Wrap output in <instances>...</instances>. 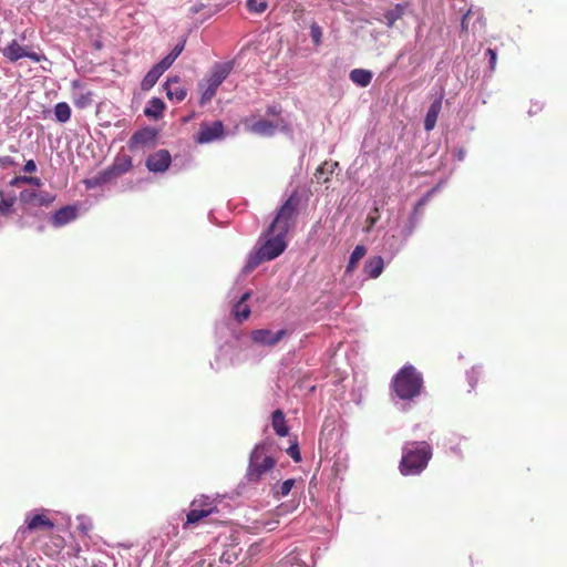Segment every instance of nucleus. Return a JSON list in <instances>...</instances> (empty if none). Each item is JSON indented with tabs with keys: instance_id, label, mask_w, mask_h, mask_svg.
I'll return each mask as SVG.
<instances>
[{
	"instance_id": "obj_1",
	"label": "nucleus",
	"mask_w": 567,
	"mask_h": 567,
	"mask_svg": "<svg viewBox=\"0 0 567 567\" xmlns=\"http://www.w3.org/2000/svg\"><path fill=\"white\" fill-rule=\"evenodd\" d=\"M432 455V446L426 441L405 443L399 465L400 473L405 476L420 474L426 468Z\"/></svg>"
},
{
	"instance_id": "obj_2",
	"label": "nucleus",
	"mask_w": 567,
	"mask_h": 567,
	"mask_svg": "<svg viewBox=\"0 0 567 567\" xmlns=\"http://www.w3.org/2000/svg\"><path fill=\"white\" fill-rule=\"evenodd\" d=\"M391 386L401 400H413L421 394L423 378L412 365H404L393 377Z\"/></svg>"
},
{
	"instance_id": "obj_3",
	"label": "nucleus",
	"mask_w": 567,
	"mask_h": 567,
	"mask_svg": "<svg viewBox=\"0 0 567 567\" xmlns=\"http://www.w3.org/2000/svg\"><path fill=\"white\" fill-rule=\"evenodd\" d=\"M299 204L300 197L293 192L277 210L268 231L287 236L288 231L295 227Z\"/></svg>"
},
{
	"instance_id": "obj_4",
	"label": "nucleus",
	"mask_w": 567,
	"mask_h": 567,
	"mask_svg": "<svg viewBox=\"0 0 567 567\" xmlns=\"http://www.w3.org/2000/svg\"><path fill=\"white\" fill-rule=\"evenodd\" d=\"M276 465V460L268 453L265 444L256 445L249 456L246 478L249 483L259 482Z\"/></svg>"
},
{
	"instance_id": "obj_5",
	"label": "nucleus",
	"mask_w": 567,
	"mask_h": 567,
	"mask_svg": "<svg viewBox=\"0 0 567 567\" xmlns=\"http://www.w3.org/2000/svg\"><path fill=\"white\" fill-rule=\"evenodd\" d=\"M230 71L231 65L229 63H218L214 65L212 73L206 80L205 84H199L202 91L199 100L200 105H205L212 101V99L216 95L217 89L227 79Z\"/></svg>"
},
{
	"instance_id": "obj_6",
	"label": "nucleus",
	"mask_w": 567,
	"mask_h": 567,
	"mask_svg": "<svg viewBox=\"0 0 567 567\" xmlns=\"http://www.w3.org/2000/svg\"><path fill=\"white\" fill-rule=\"evenodd\" d=\"M132 166V157L130 155H118L111 166L100 172L94 178L87 181V186H97L109 183L127 173Z\"/></svg>"
},
{
	"instance_id": "obj_7",
	"label": "nucleus",
	"mask_w": 567,
	"mask_h": 567,
	"mask_svg": "<svg viewBox=\"0 0 567 567\" xmlns=\"http://www.w3.org/2000/svg\"><path fill=\"white\" fill-rule=\"evenodd\" d=\"M24 523L25 526L20 527L19 529L23 535L27 533H43L51 535L55 527L54 522L43 512L28 515Z\"/></svg>"
},
{
	"instance_id": "obj_8",
	"label": "nucleus",
	"mask_w": 567,
	"mask_h": 567,
	"mask_svg": "<svg viewBox=\"0 0 567 567\" xmlns=\"http://www.w3.org/2000/svg\"><path fill=\"white\" fill-rule=\"evenodd\" d=\"M266 238L265 243L260 246L261 255L269 261L280 256L286 247V236L278 233H269L268 229L264 233Z\"/></svg>"
},
{
	"instance_id": "obj_9",
	"label": "nucleus",
	"mask_w": 567,
	"mask_h": 567,
	"mask_svg": "<svg viewBox=\"0 0 567 567\" xmlns=\"http://www.w3.org/2000/svg\"><path fill=\"white\" fill-rule=\"evenodd\" d=\"M3 56L10 62H17L22 58H28L33 62H41L45 56L29 49V47L21 45L16 39L8 43L2 49Z\"/></svg>"
},
{
	"instance_id": "obj_10",
	"label": "nucleus",
	"mask_w": 567,
	"mask_h": 567,
	"mask_svg": "<svg viewBox=\"0 0 567 567\" xmlns=\"http://www.w3.org/2000/svg\"><path fill=\"white\" fill-rule=\"evenodd\" d=\"M224 135V125L220 121H215L213 123H202L198 132L195 135V141L198 144L210 143L215 140L223 137Z\"/></svg>"
},
{
	"instance_id": "obj_11",
	"label": "nucleus",
	"mask_w": 567,
	"mask_h": 567,
	"mask_svg": "<svg viewBox=\"0 0 567 567\" xmlns=\"http://www.w3.org/2000/svg\"><path fill=\"white\" fill-rule=\"evenodd\" d=\"M286 336H287V330H285V329H281L277 332H272L269 329H257V330L251 331V333H250V338H251L252 342L262 344V346H268V347L276 346Z\"/></svg>"
},
{
	"instance_id": "obj_12",
	"label": "nucleus",
	"mask_w": 567,
	"mask_h": 567,
	"mask_svg": "<svg viewBox=\"0 0 567 567\" xmlns=\"http://www.w3.org/2000/svg\"><path fill=\"white\" fill-rule=\"evenodd\" d=\"M171 161L169 152L166 150H159L148 156L146 159V167L151 172L163 173L169 167Z\"/></svg>"
},
{
	"instance_id": "obj_13",
	"label": "nucleus",
	"mask_w": 567,
	"mask_h": 567,
	"mask_svg": "<svg viewBox=\"0 0 567 567\" xmlns=\"http://www.w3.org/2000/svg\"><path fill=\"white\" fill-rule=\"evenodd\" d=\"M19 199L22 204L34 206H49L53 197L48 193H37L35 190L24 189L20 192Z\"/></svg>"
},
{
	"instance_id": "obj_14",
	"label": "nucleus",
	"mask_w": 567,
	"mask_h": 567,
	"mask_svg": "<svg viewBox=\"0 0 567 567\" xmlns=\"http://www.w3.org/2000/svg\"><path fill=\"white\" fill-rule=\"evenodd\" d=\"M163 87L169 100L175 99L177 102H182L187 95L186 89L181 84L179 76L168 78Z\"/></svg>"
},
{
	"instance_id": "obj_15",
	"label": "nucleus",
	"mask_w": 567,
	"mask_h": 567,
	"mask_svg": "<svg viewBox=\"0 0 567 567\" xmlns=\"http://www.w3.org/2000/svg\"><path fill=\"white\" fill-rule=\"evenodd\" d=\"M155 136H156V134H155L154 130H152V128L146 127V128L140 130L131 136V138L128 141V147H130V150H134L138 146H146L154 142Z\"/></svg>"
},
{
	"instance_id": "obj_16",
	"label": "nucleus",
	"mask_w": 567,
	"mask_h": 567,
	"mask_svg": "<svg viewBox=\"0 0 567 567\" xmlns=\"http://www.w3.org/2000/svg\"><path fill=\"white\" fill-rule=\"evenodd\" d=\"M76 218V209L73 206H64L58 209L51 217V223L55 227H61Z\"/></svg>"
},
{
	"instance_id": "obj_17",
	"label": "nucleus",
	"mask_w": 567,
	"mask_h": 567,
	"mask_svg": "<svg viewBox=\"0 0 567 567\" xmlns=\"http://www.w3.org/2000/svg\"><path fill=\"white\" fill-rule=\"evenodd\" d=\"M442 95L435 99L427 110L424 118V128L427 132L432 131L436 125L437 117L442 110Z\"/></svg>"
},
{
	"instance_id": "obj_18",
	"label": "nucleus",
	"mask_w": 567,
	"mask_h": 567,
	"mask_svg": "<svg viewBox=\"0 0 567 567\" xmlns=\"http://www.w3.org/2000/svg\"><path fill=\"white\" fill-rule=\"evenodd\" d=\"M250 292H245L241 298L234 305L233 315L238 322L247 320L250 316V308L247 300L250 298Z\"/></svg>"
},
{
	"instance_id": "obj_19",
	"label": "nucleus",
	"mask_w": 567,
	"mask_h": 567,
	"mask_svg": "<svg viewBox=\"0 0 567 567\" xmlns=\"http://www.w3.org/2000/svg\"><path fill=\"white\" fill-rule=\"evenodd\" d=\"M384 268V261L381 256H374L369 258L364 264V271L370 278H378Z\"/></svg>"
},
{
	"instance_id": "obj_20",
	"label": "nucleus",
	"mask_w": 567,
	"mask_h": 567,
	"mask_svg": "<svg viewBox=\"0 0 567 567\" xmlns=\"http://www.w3.org/2000/svg\"><path fill=\"white\" fill-rule=\"evenodd\" d=\"M190 506H194L198 509H207V514L209 515L218 513L216 499L206 495H200L199 497L193 499Z\"/></svg>"
},
{
	"instance_id": "obj_21",
	"label": "nucleus",
	"mask_w": 567,
	"mask_h": 567,
	"mask_svg": "<svg viewBox=\"0 0 567 567\" xmlns=\"http://www.w3.org/2000/svg\"><path fill=\"white\" fill-rule=\"evenodd\" d=\"M271 425L277 435H288L289 429L286 423L285 414L281 410H276L272 412Z\"/></svg>"
},
{
	"instance_id": "obj_22",
	"label": "nucleus",
	"mask_w": 567,
	"mask_h": 567,
	"mask_svg": "<svg viewBox=\"0 0 567 567\" xmlns=\"http://www.w3.org/2000/svg\"><path fill=\"white\" fill-rule=\"evenodd\" d=\"M276 128L277 125L271 121L259 120L251 125L250 131L261 136H271L275 134Z\"/></svg>"
},
{
	"instance_id": "obj_23",
	"label": "nucleus",
	"mask_w": 567,
	"mask_h": 567,
	"mask_svg": "<svg viewBox=\"0 0 567 567\" xmlns=\"http://www.w3.org/2000/svg\"><path fill=\"white\" fill-rule=\"evenodd\" d=\"M349 76L353 83L361 87L368 86L372 81V72L364 69H354Z\"/></svg>"
},
{
	"instance_id": "obj_24",
	"label": "nucleus",
	"mask_w": 567,
	"mask_h": 567,
	"mask_svg": "<svg viewBox=\"0 0 567 567\" xmlns=\"http://www.w3.org/2000/svg\"><path fill=\"white\" fill-rule=\"evenodd\" d=\"M208 516L209 514H207V509H198L194 506H190V509L186 515V520L183 524V528L187 529L188 527L200 523L204 518Z\"/></svg>"
},
{
	"instance_id": "obj_25",
	"label": "nucleus",
	"mask_w": 567,
	"mask_h": 567,
	"mask_svg": "<svg viewBox=\"0 0 567 567\" xmlns=\"http://www.w3.org/2000/svg\"><path fill=\"white\" fill-rule=\"evenodd\" d=\"M165 110L164 102L158 97H153L148 101V104L144 111L145 115L154 118H158L163 115Z\"/></svg>"
},
{
	"instance_id": "obj_26",
	"label": "nucleus",
	"mask_w": 567,
	"mask_h": 567,
	"mask_svg": "<svg viewBox=\"0 0 567 567\" xmlns=\"http://www.w3.org/2000/svg\"><path fill=\"white\" fill-rule=\"evenodd\" d=\"M162 74V71L158 70L156 65H154L143 78L141 82V89L143 91L151 90L156 84Z\"/></svg>"
},
{
	"instance_id": "obj_27",
	"label": "nucleus",
	"mask_w": 567,
	"mask_h": 567,
	"mask_svg": "<svg viewBox=\"0 0 567 567\" xmlns=\"http://www.w3.org/2000/svg\"><path fill=\"white\" fill-rule=\"evenodd\" d=\"M405 7V4L398 3L393 9L384 13L385 23L389 28H392L403 17Z\"/></svg>"
},
{
	"instance_id": "obj_28",
	"label": "nucleus",
	"mask_w": 567,
	"mask_h": 567,
	"mask_svg": "<svg viewBox=\"0 0 567 567\" xmlns=\"http://www.w3.org/2000/svg\"><path fill=\"white\" fill-rule=\"evenodd\" d=\"M365 254V247L363 245H358L350 255L346 271L352 272L357 267L358 262L364 257Z\"/></svg>"
},
{
	"instance_id": "obj_29",
	"label": "nucleus",
	"mask_w": 567,
	"mask_h": 567,
	"mask_svg": "<svg viewBox=\"0 0 567 567\" xmlns=\"http://www.w3.org/2000/svg\"><path fill=\"white\" fill-rule=\"evenodd\" d=\"M55 118L60 123H65L71 117V107L65 102H60L54 106Z\"/></svg>"
},
{
	"instance_id": "obj_30",
	"label": "nucleus",
	"mask_w": 567,
	"mask_h": 567,
	"mask_svg": "<svg viewBox=\"0 0 567 567\" xmlns=\"http://www.w3.org/2000/svg\"><path fill=\"white\" fill-rule=\"evenodd\" d=\"M295 483H296V481L290 478V480H286L280 485L276 486L274 488L275 497L280 498V497L287 496L290 493L291 488L293 487Z\"/></svg>"
},
{
	"instance_id": "obj_31",
	"label": "nucleus",
	"mask_w": 567,
	"mask_h": 567,
	"mask_svg": "<svg viewBox=\"0 0 567 567\" xmlns=\"http://www.w3.org/2000/svg\"><path fill=\"white\" fill-rule=\"evenodd\" d=\"M247 8L250 12L262 13L268 8L267 0H247Z\"/></svg>"
},
{
	"instance_id": "obj_32",
	"label": "nucleus",
	"mask_w": 567,
	"mask_h": 567,
	"mask_svg": "<svg viewBox=\"0 0 567 567\" xmlns=\"http://www.w3.org/2000/svg\"><path fill=\"white\" fill-rule=\"evenodd\" d=\"M16 197L3 198V194L0 193V215L7 216L12 212Z\"/></svg>"
},
{
	"instance_id": "obj_33",
	"label": "nucleus",
	"mask_w": 567,
	"mask_h": 567,
	"mask_svg": "<svg viewBox=\"0 0 567 567\" xmlns=\"http://www.w3.org/2000/svg\"><path fill=\"white\" fill-rule=\"evenodd\" d=\"M91 102H92V93L90 91H87L85 93H81L74 99L75 106H78L80 109H84V107L89 106L91 104Z\"/></svg>"
},
{
	"instance_id": "obj_34",
	"label": "nucleus",
	"mask_w": 567,
	"mask_h": 567,
	"mask_svg": "<svg viewBox=\"0 0 567 567\" xmlns=\"http://www.w3.org/2000/svg\"><path fill=\"white\" fill-rule=\"evenodd\" d=\"M268 261L258 249L255 255H251L247 261L246 268L248 270H252L257 266H259L261 262Z\"/></svg>"
},
{
	"instance_id": "obj_35",
	"label": "nucleus",
	"mask_w": 567,
	"mask_h": 567,
	"mask_svg": "<svg viewBox=\"0 0 567 567\" xmlns=\"http://www.w3.org/2000/svg\"><path fill=\"white\" fill-rule=\"evenodd\" d=\"M310 37L316 45L321 43L322 30L317 23L310 25Z\"/></svg>"
},
{
	"instance_id": "obj_36",
	"label": "nucleus",
	"mask_w": 567,
	"mask_h": 567,
	"mask_svg": "<svg viewBox=\"0 0 567 567\" xmlns=\"http://www.w3.org/2000/svg\"><path fill=\"white\" fill-rule=\"evenodd\" d=\"M287 454L295 461V462H300L301 461V455H300V451H299V446H298V443L297 441H295L288 449H287Z\"/></svg>"
},
{
	"instance_id": "obj_37",
	"label": "nucleus",
	"mask_w": 567,
	"mask_h": 567,
	"mask_svg": "<svg viewBox=\"0 0 567 567\" xmlns=\"http://www.w3.org/2000/svg\"><path fill=\"white\" fill-rule=\"evenodd\" d=\"M175 62L174 58L171 56L169 54H167L165 58H163L158 63H156L155 65L157 66L158 70L162 71V73H164L167 69H169L172 66V64Z\"/></svg>"
},
{
	"instance_id": "obj_38",
	"label": "nucleus",
	"mask_w": 567,
	"mask_h": 567,
	"mask_svg": "<svg viewBox=\"0 0 567 567\" xmlns=\"http://www.w3.org/2000/svg\"><path fill=\"white\" fill-rule=\"evenodd\" d=\"M236 559H237V556H236L235 551H233V550H226L220 556V561L226 563V564H233L234 560H236Z\"/></svg>"
},
{
	"instance_id": "obj_39",
	"label": "nucleus",
	"mask_w": 567,
	"mask_h": 567,
	"mask_svg": "<svg viewBox=\"0 0 567 567\" xmlns=\"http://www.w3.org/2000/svg\"><path fill=\"white\" fill-rule=\"evenodd\" d=\"M487 55L489 56V68L492 71L495 70L496 61H497V53L494 49H487L486 51Z\"/></svg>"
},
{
	"instance_id": "obj_40",
	"label": "nucleus",
	"mask_w": 567,
	"mask_h": 567,
	"mask_svg": "<svg viewBox=\"0 0 567 567\" xmlns=\"http://www.w3.org/2000/svg\"><path fill=\"white\" fill-rule=\"evenodd\" d=\"M184 47H185V41L176 44L174 47V49L168 53L171 56L174 58V60H176L178 58V55L183 52L184 50Z\"/></svg>"
},
{
	"instance_id": "obj_41",
	"label": "nucleus",
	"mask_w": 567,
	"mask_h": 567,
	"mask_svg": "<svg viewBox=\"0 0 567 567\" xmlns=\"http://www.w3.org/2000/svg\"><path fill=\"white\" fill-rule=\"evenodd\" d=\"M37 171V164L33 159H29L25 162L24 166H23V172L24 173H34Z\"/></svg>"
},
{
	"instance_id": "obj_42",
	"label": "nucleus",
	"mask_w": 567,
	"mask_h": 567,
	"mask_svg": "<svg viewBox=\"0 0 567 567\" xmlns=\"http://www.w3.org/2000/svg\"><path fill=\"white\" fill-rule=\"evenodd\" d=\"M22 184H27V176H16L10 181V185L13 187H19Z\"/></svg>"
},
{
	"instance_id": "obj_43",
	"label": "nucleus",
	"mask_w": 567,
	"mask_h": 567,
	"mask_svg": "<svg viewBox=\"0 0 567 567\" xmlns=\"http://www.w3.org/2000/svg\"><path fill=\"white\" fill-rule=\"evenodd\" d=\"M374 214H370L367 218V223L369 224V228L373 227L377 220L379 219V209L374 208Z\"/></svg>"
},
{
	"instance_id": "obj_44",
	"label": "nucleus",
	"mask_w": 567,
	"mask_h": 567,
	"mask_svg": "<svg viewBox=\"0 0 567 567\" xmlns=\"http://www.w3.org/2000/svg\"><path fill=\"white\" fill-rule=\"evenodd\" d=\"M478 371H476L474 368L468 372L470 384L472 388L478 381Z\"/></svg>"
},
{
	"instance_id": "obj_45",
	"label": "nucleus",
	"mask_w": 567,
	"mask_h": 567,
	"mask_svg": "<svg viewBox=\"0 0 567 567\" xmlns=\"http://www.w3.org/2000/svg\"><path fill=\"white\" fill-rule=\"evenodd\" d=\"M27 184L37 186V187H41L43 183H42L41 178H39V177L27 176Z\"/></svg>"
},
{
	"instance_id": "obj_46",
	"label": "nucleus",
	"mask_w": 567,
	"mask_h": 567,
	"mask_svg": "<svg viewBox=\"0 0 567 567\" xmlns=\"http://www.w3.org/2000/svg\"><path fill=\"white\" fill-rule=\"evenodd\" d=\"M14 161L10 157V156H6L3 158H0V165L2 167L7 166V165H14Z\"/></svg>"
},
{
	"instance_id": "obj_47",
	"label": "nucleus",
	"mask_w": 567,
	"mask_h": 567,
	"mask_svg": "<svg viewBox=\"0 0 567 567\" xmlns=\"http://www.w3.org/2000/svg\"><path fill=\"white\" fill-rule=\"evenodd\" d=\"M55 540H56V542L54 543V544H55V546H56L58 548H62V547H63V543H64L63 538H62V537H56V539H55Z\"/></svg>"
},
{
	"instance_id": "obj_48",
	"label": "nucleus",
	"mask_w": 567,
	"mask_h": 567,
	"mask_svg": "<svg viewBox=\"0 0 567 567\" xmlns=\"http://www.w3.org/2000/svg\"><path fill=\"white\" fill-rule=\"evenodd\" d=\"M326 164H327V163H324L323 165H321V166H319V167L317 168V172H316V176H317V178H319V175H320V174H323V171H324V166H326Z\"/></svg>"
},
{
	"instance_id": "obj_49",
	"label": "nucleus",
	"mask_w": 567,
	"mask_h": 567,
	"mask_svg": "<svg viewBox=\"0 0 567 567\" xmlns=\"http://www.w3.org/2000/svg\"><path fill=\"white\" fill-rule=\"evenodd\" d=\"M280 111L276 107V106H270L268 107V113L269 114H278Z\"/></svg>"
},
{
	"instance_id": "obj_50",
	"label": "nucleus",
	"mask_w": 567,
	"mask_h": 567,
	"mask_svg": "<svg viewBox=\"0 0 567 567\" xmlns=\"http://www.w3.org/2000/svg\"><path fill=\"white\" fill-rule=\"evenodd\" d=\"M72 85H73V87H78V86H80V83H79L78 81H74V82L72 83Z\"/></svg>"
},
{
	"instance_id": "obj_51",
	"label": "nucleus",
	"mask_w": 567,
	"mask_h": 567,
	"mask_svg": "<svg viewBox=\"0 0 567 567\" xmlns=\"http://www.w3.org/2000/svg\"><path fill=\"white\" fill-rule=\"evenodd\" d=\"M81 529H82L83 533L86 534L87 530H86L85 526H82Z\"/></svg>"
},
{
	"instance_id": "obj_52",
	"label": "nucleus",
	"mask_w": 567,
	"mask_h": 567,
	"mask_svg": "<svg viewBox=\"0 0 567 567\" xmlns=\"http://www.w3.org/2000/svg\"><path fill=\"white\" fill-rule=\"evenodd\" d=\"M462 28L465 29L466 28V24L464 23V21L462 22Z\"/></svg>"
}]
</instances>
